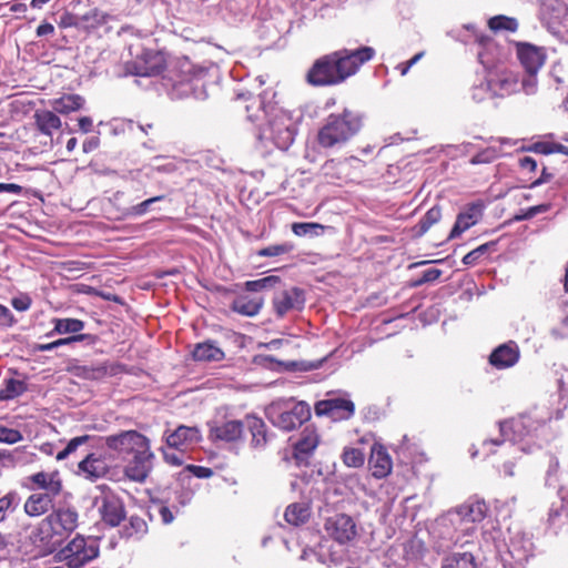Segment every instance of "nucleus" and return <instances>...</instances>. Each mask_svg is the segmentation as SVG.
<instances>
[{
  "instance_id": "obj_55",
  "label": "nucleus",
  "mask_w": 568,
  "mask_h": 568,
  "mask_svg": "<svg viewBox=\"0 0 568 568\" xmlns=\"http://www.w3.org/2000/svg\"><path fill=\"white\" fill-rule=\"evenodd\" d=\"M88 439H89V436H79V437L72 438L65 446L67 453H69L71 455L72 453H74L78 449L79 446L87 443Z\"/></svg>"
},
{
  "instance_id": "obj_22",
  "label": "nucleus",
  "mask_w": 568,
  "mask_h": 568,
  "mask_svg": "<svg viewBox=\"0 0 568 568\" xmlns=\"http://www.w3.org/2000/svg\"><path fill=\"white\" fill-rule=\"evenodd\" d=\"M481 216V205L473 203L460 212L457 216L456 223L450 231L449 239H456L469 227L475 225Z\"/></svg>"
},
{
  "instance_id": "obj_36",
  "label": "nucleus",
  "mask_w": 568,
  "mask_h": 568,
  "mask_svg": "<svg viewBox=\"0 0 568 568\" xmlns=\"http://www.w3.org/2000/svg\"><path fill=\"white\" fill-rule=\"evenodd\" d=\"M53 323L54 332L58 334L80 333L85 326L84 322L78 318H55Z\"/></svg>"
},
{
  "instance_id": "obj_56",
  "label": "nucleus",
  "mask_w": 568,
  "mask_h": 568,
  "mask_svg": "<svg viewBox=\"0 0 568 568\" xmlns=\"http://www.w3.org/2000/svg\"><path fill=\"white\" fill-rule=\"evenodd\" d=\"M0 320H2L3 324L7 326H11L14 323L12 313L2 304H0Z\"/></svg>"
},
{
  "instance_id": "obj_41",
  "label": "nucleus",
  "mask_w": 568,
  "mask_h": 568,
  "mask_svg": "<svg viewBox=\"0 0 568 568\" xmlns=\"http://www.w3.org/2000/svg\"><path fill=\"white\" fill-rule=\"evenodd\" d=\"M488 26L493 31L507 30V31H516L518 28V22L514 18L505 17V16H496L488 21Z\"/></svg>"
},
{
  "instance_id": "obj_9",
  "label": "nucleus",
  "mask_w": 568,
  "mask_h": 568,
  "mask_svg": "<svg viewBox=\"0 0 568 568\" xmlns=\"http://www.w3.org/2000/svg\"><path fill=\"white\" fill-rule=\"evenodd\" d=\"M150 440L136 430H126L105 438V445L121 455H134L146 448Z\"/></svg>"
},
{
  "instance_id": "obj_14",
  "label": "nucleus",
  "mask_w": 568,
  "mask_h": 568,
  "mask_svg": "<svg viewBox=\"0 0 568 568\" xmlns=\"http://www.w3.org/2000/svg\"><path fill=\"white\" fill-rule=\"evenodd\" d=\"M110 471V465L102 454L91 453L78 464L77 474L90 481L103 478Z\"/></svg>"
},
{
  "instance_id": "obj_42",
  "label": "nucleus",
  "mask_w": 568,
  "mask_h": 568,
  "mask_svg": "<svg viewBox=\"0 0 568 568\" xmlns=\"http://www.w3.org/2000/svg\"><path fill=\"white\" fill-rule=\"evenodd\" d=\"M280 282V277L275 275H270L260 280L247 281L245 283L246 291L250 292H258L264 288L273 287L275 284Z\"/></svg>"
},
{
  "instance_id": "obj_57",
  "label": "nucleus",
  "mask_w": 568,
  "mask_h": 568,
  "mask_svg": "<svg viewBox=\"0 0 568 568\" xmlns=\"http://www.w3.org/2000/svg\"><path fill=\"white\" fill-rule=\"evenodd\" d=\"M520 168L529 172H534L537 169V162L531 156H524L519 160Z\"/></svg>"
},
{
  "instance_id": "obj_51",
  "label": "nucleus",
  "mask_w": 568,
  "mask_h": 568,
  "mask_svg": "<svg viewBox=\"0 0 568 568\" xmlns=\"http://www.w3.org/2000/svg\"><path fill=\"white\" fill-rule=\"evenodd\" d=\"M93 336L90 335V334H78V335H73V336H70V337H65V338H61V339H58V341H54L57 343V347L61 346V345H69L71 343H74V342H82V341H90V342H93Z\"/></svg>"
},
{
  "instance_id": "obj_17",
  "label": "nucleus",
  "mask_w": 568,
  "mask_h": 568,
  "mask_svg": "<svg viewBox=\"0 0 568 568\" xmlns=\"http://www.w3.org/2000/svg\"><path fill=\"white\" fill-rule=\"evenodd\" d=\"M49 521L61 534L63 539L70 536L79 525V514L70 507H62L47 516Z\"/></svg>"
},
{
  "instance_id": "obj_39",
  "label": "nucleus",
  "mask_w": 568,
  "mask_h": 568,
  "mask_svg": "<svg viewBox=\"0 0 568 568\" xmlns=\"http://www.w3.org/2000/svg\"><path fill=\"white\" fill-rule=\"evenodd\" d=\"M26 390V384L19 379H9L0 390V400H8L18 397Z\"/></svg>"
},
{
  "instance_id": "obj_13",
  "label": "nucleus",
  "mask_w": 568,
  "mask_h": 568,
  "mask_svg": "<svg viewBox=\"0 0 568 568\" xmlns=\"http://www.w3.org/2000/svg\"><path fill=\"white\" fill-rule=\"evenodd\" d=\"M201 432L196 427L181 425L174 432L165 436V442L170 448L186 453L197 445L201 440Z\"/></svg>"
},
{
  "instance_id": "obj_53",
  "label": "nucleus",
  "mask_w": 568,
  "mask_h": 568,
  "mask_svg": "<svg viewBox=\"0 0 568 568\" xmlns=\"http://www.w3.org/2000/svg\"><path fill=\"white\" fill-rule=\"evenodd\" d=\"M442 275V271L439 268H428L423 272L422 277L416 283L417 285L434 282Z\"/></svg>"
},
{
  "instance_id": "obj_4",
  "label": "nucleus",
  "mask_w": 568,
  "mask_h": 568,
  "mask_svg": "<svg viewBox=\"0 0 568 568\" xmlns=\"http://www.w3.org/2000/svg\"><path fill=\"white\" fill-rule=\"evenodd\" d=\"M362 128V119L357 113L345 110L341 114H331L318 131V143L323 148H333L346 143Z\"/></svg>"
},
{
  "instance_id": "obj_23",
  "label": "nucleus",
  "mask_w": 568,
  "mask_h": 568,
  "mask_svg": "<svg viewBox=\"0 0 568 568\" xmlns=\"http://www.w3.org/2000/svg\"><path fill=\"white\" fill-rule=\"evenodd\" d=\"M54 497V495L44 493L31 494L24 501V513L30 517L44 515L52 508Z\"/></svg>"
},
{
  "instance_id": "obj_62",
  "label": "nucleus",
  "mask_w": 568,
  "mask_h": 568,
  "mask_svg": "<svg viewBox=\"0 0 568 568\" xmlns=\"http://www.w3.org/2000/svg\"><path fill=\"white\" fill-rule=\"evenodd\" d=\"M535 149H536V151H538L539 153H542V154L555 153L554 143H547V142L537 143L535 145Z\"/></svg>"
},
{
  "instance_id": "obj_38",
  "label": "nucleus",
  "mask_w": 568,
  "mask_h": 568,
  "mask_svg": "<svg viewBox=\"0 0 568 568\" xmlns=\"http://www.w3.org/2000/svg\"><path fill=\"white\" fill-rule=\"evenodd\" d=\"M342 460L347 467L358 468L365 463V454L359 448L345 447L342 454Z\"/></svg>"
},
{
  "instance_id": "obj_18",
  "label": "nucleus",
  "mask_w": 568,
  "mask_h": 568,
  "mask_svg": "<svg viewBox=\"0 0 568 568\" xmlns=\"http://www.w3.org/2000/svg\"><path fill=\"white\" fill-rule=\"evenodd\" d=\"M320 443L318 435L314 428L305 427L300 439L294 445V458L298 465H307L310 457Z\"/></svg>"
},
{
  "instance_id": "obj_50",
  "label": "nucleus",
  "mask_w": 568,
  "mask_h": 568,
  "mask_svg": "<svg viewBox=\"0 0 568 568\" xmlns=\"http://www.w3.org/2000/svg\"><path fill=\"white\" fill-rule=\"evenodd\" d=\"M523 90L527 94H532L536 92L537 89V78L536 74L527 73V77L521 80L520 83Z\"/></svg>"
},
{
  "instance_id": "obj_28",
  "label": "nucleus",
  "mask_w": 568,
  "mask_h": 568,
  "mask_svg": "<svg viewBox=\"0 0 568 568\" xmlns=\"http://www.w3.org/2000/svg\"><path fill=\"white\" fill-rule=\"evenodd\" d=\"M244 428H247L252 435L251 446L254 448H262L267 443L266 426L264 422L255 416H247L245 418Z\"/></svg>"
},
{
  "instance_id": "obj_30",
  "label": "nucleus",
  "mask_w": 568,
  "mask_h": 568,
  "mask_svg": "<svg viewBox=\"0 0 568 568\" xmlns=\"http://www.w3.org/2000/svg\"><path fill=\"white\" fill-rule=\"evenodd\" d=\"M84 104V99L78 94H65L51 101L52 109L61 114H68L80 110Z\"/></svg>"
},
{
  "instance_id": "obj_49",
  "label": "nucleus",
  "mask_w": 568,
  "mask_h": 568,
  "mask_svg": "<svg viewBox=\"0 0 568 568\" xmlns=\"http://www.w3.org/2000/svg\"><path fill=\"white\" fill-rule=\"evenodd\" d=\"M162 453H163L164 460L170 465L181 466L184 462L185 453H180L179 450L170 452L166 449H163Z\"/></svg>"
},
{
  "instance_id": "obj_34",
  "label": "nucleus",
  "mask_w": 568,
  "mask_h": 568,
  "mask_svg": "<svg viewBox=\"0 0 568 568\" xmlns=\"http://www.w3.org/2000/svg\"><path fill=\"white\" fill-rule=\"evenodd\" d=\"M310 517V509L305 504L295 503L287 506L284 518L285 520L294 526L304 524Z\"/></svg>"
},
{
  "instance_id": "obj_52",
  "label": "nucleus",
  "mask_w": 568,
  "mask_h": 568,
  "mask_svg": "<svg viewBox=\"0 0 568 568\" xmlns=\"http://www.w3.org/2000/svg\"><path fill=\"white\" fill-rule=\"evenodd\" d=\"M11 305L19 312H24L31 306V298L28 295H21L12 298Z\"/></svg>"
},
{
  "instance_id": "obj_20",
  "label": "nucleus",
  "mask_w": 568,
  "mask_h": 568,
  "mask_svg": "<svg viewBox=\"0 0 568 568\" xmlns=\"http://www.w3.org/2000/svg\"><path fill=\"white\" fill-rule=\"evenodd\" d=\"M368 463L375 478H384L392 471V458L385 447L378 443L372 446Z\"/></svg>"
},
{
  "instance_id": "obj_61",
  "label": "nucleus",
  "mask_w": 568,
  "mask_h": 568,
  "mask_svg": "<svg viewBox=\"0 0 568 568\" xmlns=\"http://www.w3.org/2000/svg\"><path fill=\"white\" fill-rule=\"evenodd\" d=\"M159 514H160L161 519H162V521L164 524H170L174 519L172 511L168 507H165V506H161L160 507Z\"/></svg>"
},
{
  "instance_id": "obj_45",
  "label": "nucleus",
  "mask_w": 568,
  "mask_h": 568,
  "mask_svg": "<svg viewBox=\"0 0 568 568\" xmlns=\"http://www.w3.org/2000/svg\"><path fill=\"white\" fill-rule=\"evenodd\" d=\"M22 438L20 430L0 425V443L12 445L21 442Z\"/></svg>"
},
{
  "instance_id": "obj_33",
  "label": "nucleus",
  "mask_w": 568,
  "mask_h": 568,
  "mask_svg": "<svg viewBox=\"0 0 568 568\" xmlns=\"http://www.w3.org/2000/svg\"><path fill=\"white\" fill-rule=\"evenodd\" d=\"M21 503V496L17 490H10L0 497V524L13 514Z\"/></svg>"
},
{
  "instance_id": "obj_19",
  "label": "nucleus",
  "mask_w": 568,
  "mask_h": 568,
  "mask_svg": "<svg viewBox=\"0 0 568 568\" xmlns=\"http://www.w3.org/2000/svg\"><path fill=\"white\" fill-rule=\"evenodd\" d=\"M517 55L526 72L530 74H537L546 58L542 49L528 43L518 44Z\"/></svg>"
},
{
  "instance_id": "obj_59",
  "label": "nucleus",
  "mask_w": 568,
  "mask_h": 568,
  "mask_svg": "<svg viewBox=\"0 0 568 568\" xmlns=\"http://www.w3.org/2000/svg\"><path fill=\"white\" fill-rule=\"evenodd\" d=\"M99 138L92 136L83 142L82 149L84 153H90L99 146Z\"/></svg>"
},
{
  "instance_id": "obj_2",
  "label": "nucleus",
  "mask_w": 568,
  "mask_h": 568,
  "mask_svg": "<svg viewBox=\"0 0 568 568\" xmlns=\"http://www.w3.org/2000/svg\"><path fill=\"white\" fill-rule=\"evenodd\" d=\"M245 109L247 118L253 122L268 118L267 123L260 128L261 140H271L281 150L288 149L294 141L295 125L285 111L274 106L267 109L260 97L252 99Z\"/></svg>"
},
{
  "instance_id": "obj_46",
  "label": "nucleus",
  "mask_w": 568,
  "mask_h": 568,
  "mask_svg": "<svg viewBox=\"0 0 568 568\" xmlns=\"http://www.w3.org/2000/svg\"><path fill=\"white\" fill-rule=\"evenodd\" d=\"M499 153L495 148H487L470 159L471 164L491 163L498 158Z\"/></svg>"
},
{
  "instance_id": "obj_60",
  "label": "nucleus",
  "mask_w": 568,
  "mask_h": 568,
  "mask_svg": "<svg viewBox=\"0 0 568 568\" xmlns=\"http://www.w3.org/2000/svg\"><path fill=\"white\" fill-rule=\"evenodd\" d=\"M22 191V186L14 183H0V193L8 192L13 194H20Z\"/></svg>"
},
{
  "instance_id": "obj_40",
  "label": "nucleus",
  "mask_w": 568,
  "mask_h": 568,
  "mask_svg": "<svg viewBox=\"0 0 568 568\" xmlns=\"http://www.w3.org/2000/svg\"><path fill=\"white\" fill-rule=\"evenodd\" d=\"M442 217V210L439 206L430 207L418 222V234L426 233L434 224Z\"/></svg>"
},
{
  "instance_id": "obj_47",
  "label": "nucleus",
  "mask_w": 568,
  "mask_h": 568,
  "mask_svg": "<svg viewBox=\"0 0 568 568\" xmlns=\"http://www.w3.org/2000/svg\"><path fill=\"white\" fill-rule=\"evenodd\" d=\"M488 244H483L477 248L470 251L463 257V263L465 265H474L477 261L487 252Z\"/></svg>"
},
{
  "instance_id": "obj_64",
  "label": "nucleus",
  "mask_w": 568,
  "mask_h": 568,
  "mask_svg": "<svg viewBox=\"0 0 568 568\" xmlns=\"http://www.w3.org/2000/svg\"><path fill=\"white\" fill-rule=\"evenodd\" d=\"M189 468L192 469L199 477H209L212 474L211 469L205 467L190 466Z\"/></svg>"
},
{
  "instance_id": "obj_43",
  "label": "nucleus",
  "mask_w": 568,
  "mask_h": 568,
  "mask_svg": "<svg viewBox=\"0 0 568 568\" xmlns=\"http://www.w3.org/2000/svg\"><path fill=\"white\" fill-rule=\"evenodd\" d=\"M470 94H471V99L475 102H483L489 98H494V93H493V90H491L488 79L485 81H481L479 84L474 85L471 88Z\"/></svg>"
},
{
  "instance_id": "obj_63",
  "label": "nucleus",
  "mask_w": 568,
  "mask_h": 568,
  "mask_svg": "<svg viewBox=\"0 0 568 568\" xmlns=\"http://www.w3.org/2000/svg\"><path fill=\"white\" fill-rule=\"evenodd\" d=\"M92 120L89 116H82L79 119V128L82 132L88 133L92 129Z\"/></svg>"
},
{
  "instance_id": "obj_58",
  "label": "nucleus",
  "mask_w": 568,
  "mask_h": 568,
  "mask_svg": "<svg viewBox=\"0 0 568 568\" xmlns=\"http://www.w3.org/2000/svg\"><path fill=\"white\" fill-rule=\"evenodd\" d=\"M36 33H37L38 37H44V36H49V34H53L54 33V27H53V24H51L49 22H43V23H41L37 28Z\"/></svg>"
},
{
  "instance_id": "obj_10",
  "label": "nucleus",
  "mask_w": 568,
  "mask_h": 568,
  "mask_svg": "<svg viewBox=\"0 0 568 568\" xmlns=\"http://www.w3.org/2000/svg\"><path fill=\"white\" fill-rule=\"evenodd\" d=\"M324 530L328 537L338 544L352 541L357 535L354 519L345 514H335L328 517L324 524Z\"/></svg>"
},
{
  "instance_id": "obj_1",
  "label": "nucleus",
  "mask_w": 568,
  "mask_h": 568,
  "mask_svg": "<svg viewBox=\"0 0 568 568\" xmlns=\"http://www.w3.org/2000/svg\"><path fill=\"white\" fill-rule=\"evenodd\" d=\"M371 47L356 50H342L318 59L308 71V82L314 85H335L355 74L359 67L373 59Z\"/></svg>"
},
{
  "instance_id": "obj_24",
  "label": "nucleus",
  "mask_w": 568,
  "mask_h": 568,
  "mask_svg": "<svg viewBox=\"0 0 568 568\" xmlns=\"http://www.w3.org/2000/svg\"><path fill=\"white\" fill-rule=\"evenodd\" d=\"M494 97H505L518 91L519 83L511 72H503L488 78Z\"/></svg>"
},
{
  "instance_id": "obj_37",
  "label": "nucleus",
  "mask_w": 568,
  "mask_h": 568,
  "mask_svg": "<svg viewBox=\"0 0 568 568\" xmlns=\"http://www.w3.org/2000/svg\"><path fill=\"white\" fill-rule=\"evenodd\" d=\"M325 226L315 222H297L292 224V232L296 236H318Z\"/></svg>"
},
{
  "instance_id": "obj_35",
  "label": "nucleus",
  "mask_w": 568,
  "mask_h": 568,
  "mask_svg": "<svg viewBox=\"0 0 568 568\" xmlns=\"http://www.w3.org/2000/svg\"><path fill=\"white\" fill-rule=\"evenodd\" d=\"M442 568H477L470 552H455L446 557Z\"/></svg>"
},
{
  "instance_id": "obj_25",
  "label": "nucleus",
  "mask_w": 568,
  "mask_h": 568,
  "mask_svg": "<svg viewBox=\"0 0 568 568\" xmlns=\"http://www.w3.org/2000/svg\"><path fill=\"white\" fill-rule=\"evenodd\" d=\"M31 481L39 488L44 490V494L58 496L62 489V484L57 473L39 471L30 477Z\"/></svg>"
},
{
  "instance_id": "obj_8",
  "label": "nucleus",
  "mask_w": 568,
  "mask_h": 568,
  "mask_svg": "<svg viewBox=\"0 0 568 568\" xmlns=\"http://www.w3.org/2000/svg\"><path fill=\"white\" fill-rule=\"evenodd\" d=\"M101 495L95 497V504L102 520L115 527L125 518L122 500L106 486H100Z\"/></svg>"
},
{
  "instance_id": "obj_5",
  "label": "nucleus",
  "mask_w": 568,
  "mask_h": 568,
  "mask_svg": "<svg viewBox=\"0 0 568 568\" xmlns=\"http://www.w3.org/2000/svg\"><path fill=\"white\" fill-rule=\"evenodd\" d=\"M99 551V542L95 538L77 535L55 552L54 558L68 568H82L94 560Z\"/></svg>"
},
{
  "instance_id": "obj_12",
  "label": "nucleus",
  "mask_w": 568,
  "mask_h": 568,
  "mask_svg": "<svg viewBox=\"0 0 568 568\" xmlns=\"http://www.w3.org/2000/svg\"><path fill=\"white\" fill-rule=\"evenodd\" d=\"M153 458L154 454L151 452L150 444H148L146 448H142V450H138L136 454L132 455V458L124 467L125 476L133 481H144L152 469Z\"/></svg>"
},
{
  "instance_id": "obj_54",
  "label": "nucleus",
  "mask_w": 568,
  "mask_h": 568,
  "mask_svg": "<svg viewBox=\"0 0 568 568\" xmlns=\"http://www.w3.org/2000/svg\"><path fill=\"white\" fill-rule=\"evenodd\" d=\"M130 526L135 534H143L146 531V523L140 517H131Z\"/></svg>"
},
{
  "instance_id": "obj_32",
  "label": "nucleus",
  "mask_w": 568,
  "mask_h": 568,
  "mask_svg": "<svg viewBox=\"0 0 568 568\" xmlns=\"http://www.w3.org/2000/svg\"><path fill=\"white\" fill-rule=\"evenodd\" d=\"M34 119L38 129L47 135H51L53 130H57L61 126L60 118L51 111H37L34 113Z\"/></svg>"
},
{
  "instance_id": "obj_15",
  "label": "nucleus",
  "mask_w": 568,
  "mask_h": 568,
  "mask_svg": "<svg viewBox=\"0 0 568 568\" xmlns=\"http://www.w3.org/2000/svg\"><path fill=\"white\" fill-rule=\"evenodd\" d=\"M305 303L304 293L297 287L281 291L273 297V307L278 316H284L291 311L302 310Z\"/></svg>"
},
{
  "instance_id": "obj_26",
  "label": "nucleus",
  "mask_w": 568,
  "mask_h": 568,
  "mask_svg": "<svg viewBox=\"0 0 568 568\" xmlns=\"http://www.w3.org/2000/svg\"><path fill=\"white\" fill-rule=\"evenodd\" d=\"M264 304L263 297L242 295L232 303V310L244 316H255Z\"/></svg>"
},
{
  "instance_id": "obj_7",
  "label": "nucleus",
  "mask_w": 568,
  "mask_h": 568,
  "mask_svg": "<svg viewBox=\"0 0 568 568\" xmlns=\"http://www.w3.org/2000/svg\"><path fill=\"white\" fill-rule=\"evenodd\" d=\"M29 539L33 546L34 557L53 554L64 541L61 534L47 517L31 531Z\"/></svg>"
},
{
  "instance_id": "obj_21",
  "label": "nucleus",
  "mask_w": 568,
  "mask_h": 568,
  "mask_svg": "<svg viewBox=\"0 0 568 568\" xmlns=\"http://www.w3.org/2000/svg\"><path fill=\"white\" fill-rule=\"evenodd\" d=\"M518 359L519 348L515 342H508L498 346L489 357L490 364L499 369L514 366Z\"/></svg>"
},
{
  "instance_id": "obj_11",
  "label": "nucleus",
  "mask_w": 568,
  "mask_h": 568,
  "mask_svg": "<svg viewBox=\"0 0 568 568\" xmlns=\"http://www.w3.org/2000/svg\"><path fill=\"white\" fill-rule=\"evenodd\" d=\"M355 412L354 403L348 398L336 397L324 399L315 405V413L318 416H328L333 420L349 419Z\"/></svg>"
},
{
  "instance_id": "obj_6",
  "label": "nucleus",
  "mask_w": 568,
  "mask_h": 568,
  "mask_svg": "<svg viewBox=\"0 0 568 568\" xmlns=\"http://www.w3.org/2000/svg\"><path fill=\"white\" fill-rule=\"evenodd\" d=\"M272 424L284 430H292L310 419L311 409L304 402L271 405L266 410Z\"/></svg>"
},
{
  "instance_id": "obj_44",
  "label": "nucleus",
  "mask_w": 568,
  "mask_h": 568,
  "mask_svg": "<svg viewBox=\"0 0 568 568\" xmlns=\"http://www.w3.org/2000/svg\"><path fill=\"white\" fill-rule=\"evenodd\" d=\"M293 248H294V245L286 242V243L275 244V245H270L267 247H264L258 252V255L267 256V257L278 256L282 254L290 253L291 251H293Z\"/></svg>"
},
{
  "instance_id": "obj_29",
  "label": "nucleus",
  "mask_w": 568,
  "mask_h": 568,
  "mask_svg": "<svg viewBox=\"0 0 568 568\" xmlns=\"http://www.w3.org/2000/svg\"><path fill=\"white\" fill-rule=\"evenodd\" d=\"M567 14V8L559 0H548L542 3L541 16L548 24H557L562 21Z\"/></svg>"
},
{
  "instance_id": "obj_27",
  "label": "nucleus",
  "mask_w": 568,
  "mask_h": 568,
  "mask_svg": "<svg viewBox=\"0 0 568 568\" xmlns=\"http://www.w3.org/2000/svg\"><path fill=\"white\" fill-rule=\"evenodd\" d=\"M195 361L220 362L224 358V352L211 341H205L195 345L192 352Z\"/></svg>"
},
{
  "instance_id": "obj_3",
  "label": "nucleus",
  "mask_w": 568,
  "mask_h": 568,
  "mask_svg": "<svg viewBox=\"0 0 568 568\" xmlns=\"http://www.w3.org/2000/svg\"><path fill=\"white\" fill-rule=\"evenodd\" d=\"M544 422L537 417L531 415H519L518 417L510 418L500 423L499 429L501 436L505 438L504 440L499 439H490L484 440L481 444V449L485 455H489L490 453H495L493 447H500L505 444V440L510 442L508 445L511 452H517L519 448L515 446L516 443H521L526 438L532 437L539 428H541ZM520 450H525L524 447Z\"/></svg>"
},
{
  "instance_id": "obj_48",
  "label": "nucleus",
  "mask_w": 568,
  "mask_h": 568,
  "mask_svg": "<svg viewBox=\"0 0 568 568\" xmlns=\"http://www.w3.org/2000/svg\"><path fill=\"white\" fill-rule=\"evenodd\" d=\"M162 199H163V196H154V197L148 199V200L141 202L140 204L132 206L131 214L143 215L148 212L151 204H153L158 201H161Z\"/></svg>"
},
{
  "instance_id": "obj_16",
  "label": "nucleus",
  "mask_w": 568,
  "mask_h": 568,
  "mask_svg": "<svg viewBox=\"0 0 568 568\" xmlns=\"http://www.w3.org/2000/svg\"><path fill=\"white\" fill-rule=\"evenodd\" d=\"M244 425L245 420L237 419L213 422L210 425V437L225 443L237 442L243 436Z\"/></svg>"
},
{
  "instance_id": "obj_31",
  "label": "nucleus",
  "mask_w": 568,
  "mask_h": 568,
  "mask_svg": "<svg viewBox=\"0 0 568 568\" xmlns=\"http://www.w3.org/2000/svg\"><path fill=\"white\" fill-rule=\"evenodd\" d=\"M486 505L483 501L465 504L458 508L456 515L465 521L477 523L484 519L486 515Z\"/></svg>"
}]
</instances>
